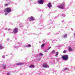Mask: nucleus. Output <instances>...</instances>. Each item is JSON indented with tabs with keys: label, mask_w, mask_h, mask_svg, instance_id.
Masks as SVG:
<instances>
[{
	"label": "nucleus",
	"mask_w": 75,
	"mask_h": 75,
	"mask_svg": "<svg viewBox=\"0 0 75 75\" xmlns=\"http://www.w3.org/2000/svg\"><path fill=\"white\" fill-rule=\"evenodd\" d=\"M11 11V8H7L4 10L5 16H7L8 13H10Z\"/></svg>",
	"instance_id": "nucleus-1"
},
{
	"label": "nucleus",
	"mask_w": 75,
	"mask_h": 75,
	"mask_svg": "<svg viewBox=\"0 0 75 75\" xmlns=\"http://www.w3.org/2000/svg\"><path fill=\"white\" fill-rule=\"evenodd\" d=\"M68 55H64L62 57V58L64 60V61H67L68 59Z\"/></svg>",
	"instance_id": "nucleus-2"
},
{
	"label": "nucleus",
	"mask_w": 75,
	"mask_h": 75,
	"mask_svg": "<svg viewBox=\"0 0 75 75\" xmlns=\"http://www.w3.org/2000/svg\"><path fill=\"white\" fill-rule=\"evenodd\" d=\"M58 7L59 8L62 9L64 8L65 7V3H63L62 4L59 5Z\"/></svg>",
	"instance_id": "nucleus-3"
},
{
	"label": "nucleus",
	"mask_w": 75,
	"mask_h": 75,
	"mask_svg": "<svg viewBox=\"0 0 75 75\" xmlns=\"http://www.w3.org/2000/svg\"><path fill=\"white\" fill-rule=\"evenodd\" d=\"M18 33V28H15L13 31L12 32V33L17 34Z\"/></svg>",
	"instance_id": "nucleus-4"
},
{
	"label": "nucleus",
	"mask_w": 75,
	"mask_h": 75,
	"mask_svg": "<svg viewBox=\"0 0 75 75\" xmlns=\"http://www.w3.org/2000/svg\"><path fill=\"white\" fill-rule=\"evenodd\" d=\"M29 20L30 21H34L35 20V19L34 17L32 16L29 18Z\"/></svg>",
	"instance_id": "nucleus-5"
},
{
	"label": "nucleus",
	"mask_w": 75,
	"mask_h": 75,
	"mask_svg": "<svg viewBox=\"0 0 75 75\" xmlns=\"http://www.w3.org/2000/svg\"><path fill=\"white\" fill-rule=\"evenodd\" d=\"M38 3L40 4H43L44 3V0H39L38 1Z\"/></svg>",
	"instance_id": "nucleus-6"
},
{
	"label": "nucleus",
	"mask_w": 75,
	"mask_h": 75,
	"mask_svg": "<svg viewBox=\"0 0 75 75\" xmlns=\"http://www.w3.org/2000/svg\"><path fill=\"white\" fill-rule=\"evenodd\" d=\"M43 67L44 68H48V65H47V63L44 64L43 65Z\"/></svg>",
	"instance_id": "nucleus-7"
},
{
	"label": "nucleus",
	"mask_w": 75,
	"mask_h": 75,
	"mask_svg": "<svg viewBox=\"0 0 75 75\" xmlns=\"http://www.w3.org/2000/svg\"><path fill=\"white\" fill-rule=\"evenodd\" d=\"M47 6L48 7H49V8H51V7H52L51 4V3H49L47 4Z\"/></svg>",
	"instance_id": "nucleus-8"
},
{
	"label": "nucleus",
	"mask_w": 75,
	"mask_h": 75,
	"mask_svg": "<svg viewBox=\"0 0 75 75\" xmlns=\"http://www.w3.org/2000/svg\"><path fill=\"white\" fill-rule=\"evenodd\" d=\"M18 46H13V49H14V50H17H17L18 49Z\"/></svg>",
	"instance_id": "nucleus-9"
},
{
	"label": "nucleus",
	"mask_w": 75,
	"mask_h": 75,
	"mask_svg": "<svg viewBox=\"0 0 75 75\" xmlns=\"http://www.w3.org/2000/svg\"><path fill=\"white\" fill-rule=\"evenodd\" d=\"M4 48V47L3 46L2 44H0V50H2Z\"/></svg>",
	"instance_id": "nucleus-10"
},
{
	"label": "nucleus",
	"mask_w": 75,
	"mask_h": 75,
	"mask_svg": "<svg viewBox=\"0 0 75 75\" xmlns=\"http://www.w3.org/2000/svg\"><path fill=\"white\" fill-rule=\"evenodd\" d=\"M23 64H24V63H20L16 64V65H23Z\"/></svg>",
	"instance_id": "nucleus-11"
},
{
	"label": "nucleus",
	"mask_w": 75,
	"mask_h": 75,
	"mask_svg": "<svg viewBox=\"0 0 75 75\" xmlns=\"http://www.w3.org/2000/svg\"><path fill=\"white\" fill-rule=\"evenodd\" d=\"M63 38H66L67 37V34H65L63 36Z\"/></svg>",
	"instance_id": "nucleus-12"
},
{
	"label": "nucleus",
	"mask_w": 75,
	"mask_h": 75,
	"mask_svg": "<svg viewBox=\"0 0 75 75\" xmlns=\"http://www.w3.org/2000/svg\"><path fill=\"white\" fill-rule=\"evenodd\" d=\"M2 67L3 69H5L6 68V66L4 65V64H3L2 66Z\"/></svg>",
	"instance_id": "nucleus-13"
},
{
	"label": "nucleus",
	"mask_w": 75,
	"mask_h": 75,
	"mask_svg": "<svg viewBox=\"0 0 75 75\" xmlns=\"http://www.w3.org/2000/svg\"><path fill=\"white\" fill-rule=\"evenodd\" d=\"M31 47V45L30 44H28L27 45H26L25 46L26 47Z\"/></svg>",
	"instance_id": "nucleus-14"
},
{
	"label": "nucleus",
	"mask_w": 75,
	"mask_h": 75,
	"mask_svg": "<svg viewBox=\"0 0 75 75\" xmlns=\"http://www.w3.org/2000/svg\"><path fill=\"white\" fill-rule=\"evenodd\" d=\"M56 55L55 57H58V52H55Z\"/></svg>",
	"instance_id": "nucleus-15"
},
{
	"label": "nucleus",
	"mask_w": 75,
	"mask_h": 75,
	"mask_svg": "<svg viewBox=\"0 0 75 75\" xmlns=\"http://www.w3.org/2000/svg\"><path fill=\"white\" fill-rule=\"evenodd\" d=\"M67 70H68V68H65L64 69H63L64 71H67Z\"/></svg>",
	"instance_id": "nucleus-16"
},
{
	"label": "nucleus",
	"mask_w": 75,
	"mask_h": 75,
	"mask_svg": "<svg viewBox=\"0 0 75 75\" xmlns=\"http://www.w3.org/2000/svg\"><path fill=\"white\" fill-rule=\"evenodd\" d=\"M34 66L33 65H31L29 66V68H34Z\"/></svg>",
	"instance_id": "nucleus-17"
},
{
	"label": "nucleus",
	"mask_w": 75,
	"mask_h": 75,
	"mask_svg": "<svg viewBox=\"0 0 75 75\" xmlns=\"http://www.w3.org/2000/svg\"><path fill=\"white\" fill-rule=\"evenodd\" d=\"M44 45H45L44 44H42L41 46V48H42V47H44Z\"/></svg>",
	"instance_id": "nucleus-18"
},
{
	"label": "nucleus",
	"mask_w": 75,
	"mask_h": 75,
	"mask_svg": "<svg viewBox=\"0 0 75 75\" xmlns=\"http://www.w3.org/2000/svg\"><path fill=\"white\" fill-rule=\"evenodd\" d=\"M69 51H72V49L71 48V47H69Z\"/></svg>",
	"instance_id": "nucleus-19"
},
{
	"label": "nucleus",
	"mask_w": 75,
	"mask_h": 75,
	"mask_svg": "<svg viewBox=\"0 0 75 75\" xmlns=\"http://www.w3.org/2000/svg\"><path fill=\"white\" fill-rule=\"evenodd\" d=\"M39 55H40V56H42V55H43V54H42V53H40L39 54Z\"/></svg>",
	"instance_id": "nucleus-20"
},
{
	"label": "nucleus",
	"mask_w": 75,
	"mask_h": 75,
	"mask_svg": "<svg viewBox=\"0 0 75 75\" xmlns=\"http://www.w3.org/2000/svg\"><path fill=\"white\" fill-rule=\"evenodd\" d=\"M11 54L12 55V57H14V54L13 53H11Z\"/></svg>",
	"instance_id": "nucleus-21"
},
{
	"label": "nucleus",
	"mask_w": 75,
	"mask_h": 75,
	"mask_svg": "<svg viewBox=\"0 0 75 75\" xmlns=\"http://www.w3.org/2000/svg\"><path fill=\"white\" fill-rule=\"evenodd\" d=\"M51 48V47L50 46V47H48V48L47 49V50L48 51H49V50H50V49Z\"/></svg>",
	"instance_id": "nucleus-22"
},
{
	"label": "nucleus",
	"mask_w": 75,
	"mask_h": 75,
	"mask_svg": "<svg viewBox=\"0 0 75 75\" xmlns=\"http://www.w3.org/2000/svg\"><path fill=\"white\" fill-rule=\"evenodd\" d=\"M67 50H64L63 51V53H66V52H67Z\"/></svg>",
	"instance_id": "nucleus-23"
},
{
	"label": "nucleus",
	"mask_w": 75,
	"mask_h": 75,
	"mask_svg": "<svg viewBox=\"0 0 75 75\" xmlns=\"http://www.w3.org/2000/svg\"><path fill=\"white\" fill-rule=\"evenodd\" d=\"M23 25H21V23L20 24V28H21V27H23Z\"/></svg>",
	"instance_id": "nucleus-24"
},
{
	"label": "nucleus",
	"mask_w": 75,
	"mask_h": 75,
	"mask_svg": "<svg viewBox=\"0 0 75 75\" xmlns=\"http://www.w3.org/2000/svg\"><path fill=\"white\" fill-rule=\"evenodd\" d=\"M50 23L51 24H53V21H52V20H51V21H50Z\"/></svg>",
	"instance_id": "nucleus-25"
},
{
	"label": "nucleus",
	"mask_w": 75,
	"mask_h": 75,
	"mask_svg": "<svg viewBox=\"0 0 75 75\" xmlns=\"http://www.w3.org/2000/svg\"><path fill=\"white\" fill-rule=\"evenodd\" d=\"M2 58H6V57H5V56L4 55H3L2 56Z\"/></svg>",
	"instance_id": "nucleus-26"
},
{
	"label": "nucleus",
	"mask_w": 75,
	"mask_h": 75,
	"mask_svg": "<svg viewBox=\"0 0 75 75\" xmlns=\"http://www.w3.org/2000/svg\"><path fill=\"white\" fill-rule=\"evenodd\" d=\"M8 31H13V30H11V28H9L8 29Z\"/></svg>",
	"instance_id": "nucleus-27"
},
{
	"label": "nucleus",
	"mask_w": 75,
	"mask_h": 75,
	"mask_svg": "<svg viewBox=\"0 0 75 75\" xmlns=\"http://www.w3.org/2000/svg\"><path fill=\"white\" fill-rule=\"evenodd\" d=\"M12 31H9L8 32V33L9 34H11V33H13V32H12Z\"/></svg>",
	"instance_id": "nucleus-28"
},
{
	"label": "nucleus",
	"mask_w": 75,
	"mask_h": 75,
	"mask_svg": "<svg viewBox=\"0 0 75 75\" xmlns=\"http://www.w3.org/2000/svg\"><path fill=\"white\" fill-rule=\"evenodd\" d=\"M2 13H3V11L2 10H1L0 11V14H2Z\"/></svg>",
	"instance_id": "nucleus-29"
},
{
	"label": "nucleus",
	"mask_w": 75,
	"mask_h": 75,
	"mask_svg": "<svg viewBox=\"0 0 75 75\" xmlns=\"http://www.w3.org/2000/svg\"><path fill=\"white\" fill-rule=\"evenodd\" d=\"M48 50H47V49L46 50H45V52H48Z\"/></svg>",
	"instance_id": "nucleus-30"
},
{
	"label": "nucleus",
	"mask_w": 75,
	"mask_h": 75,
	"mask_svg": "<svg viewBox=\"0 0 75 75\" xmlns=\"http://www.w3.org/2000/svg\"><path fill=\"white\" fill-rule=\"evenodd\" d=\"M55 51L54 50L53 51H52V53H55Z\"/></svg>",
	"instance_id": "nucleus-31"
},
{
	"label": "nucleus",
	"mask_w": 75,
	"mask_h": 75,
	"mask_svg": "<svg viewBox=\"0 0 75 75\" xmlns=\"http://www.w3.org/2000/svg\"><path fill=\"white\" fill-rule=\"evenodd\" d=\"M62 17H65L66 15H65V14H63L62 15Z\"/></svg>",
	"instance_id": "nucleus-32"
},
{
	"label": "nucleus",
	"mask_w": 75,
	"mask_h": 75,
	"mask_svg": "<svg viewBox=\"0 0 75 75\" xmlns=\"http://www.w3.org/2000/svg\"><path fill=\"white\" fill-rule=\"evenodd\" d=\"M40 59H41V58H37L36 59V60H38L39 61V60H40Z\"/></svg>",
	"instance_id": "nucleus-33"
},
{
	"label": "nucleus",
	"mask_w": 75,
	"mask_h": 75,
	"mask_svg": "<svg viewBox=\"0 0 75 75\" xmlns=\"http://www.w3.org/2000/svg\"><path fill=\"white\" fill-rule=\"evenodd\" d=\"M5 6H8V4H5Z\"/></svg>",
	"instance_id": "nucleus-34"
},
{
	"label": "nucleus",
	"mask_w": 75,
	"mask_h": 75,
	"mask_svg": "<svg viewBox=\"0 0 75 75\" xmlns=\"http://www.w3.org/2000/svg\"><path fill=\"white\" fill-rule=\"evenodd\" d=\"M10 75V73H7V75Z\"/></svg>",
	"instance_id": "nucleus-35"
},
{
	"label": "nucleus",
	"mask_w": 75,
	"mask_h": 75,
	"mask_svg": "<svg viewBox=\"0 0 75 75\" xmlns=\"http://www.w3.org/2000/svg\"><path fill=\"white\" fill-rule=\"evenodd\" d=\"M5 30H6V31H7V30H8V29L7 28H5Z\"/></svg>",
	"instance_id": "nucleus-36"
},
{
	"label": "nucleus",
	"mask_w": 75,
	"mask_h": 75,
	"mask_svg": "<svg viewBox=\"0 0 75 75\" xmlns=\"http://www.w3.org/2000/svg\"><path fill=\"white\" fill-rule=\"evenodd\" d=\"M5 34H6L5 33H4V37H5Z\"/></svg>",
	"instance_id": "nucleus-37"
},
{
	"label": "nucleus",
	"mask_w": 75,
	"mask_h": 75,
	"mask_svg": "<svg viewBox=\"0 0 75 75\" xmlns=\"http://www.w3.org/2000/svg\"><path fill=\"white\" fill-rule=\"evenodd\" d=\"M64 21H63L62 22V23H64Z\"/></svg>",
	"instance_id": "nucleus-38"
},
{
	"label": "nucleus",
	"mask_w": 75,
	"mask_h": 75,
	"mask_svg": "<svg viewBox=\"0 0 75 75\" xmlns=\"http://www.w3.org/2000/svg\"><path fill=\"white\" fill-rule=\"evenodd\" d=\"M71 30H72V31H73V29L71 28Z\"/></svg>",
	"instance_id": "nucleus-39"
},
{
	"label": "nucleus",
	"mask_w": 75,
	"mask_h": 75,
	"mask_svg": "<svg viewBox=\"0 0 75 75\" xmlns=\"http://www.w3.org/2000/svg\"><path fill=\"white\" fill-rule=\"evenodd\" d=\"M54 19H57V18H56V17H55V18H54Z\"/></svg>",
	"instance_id": "nucleus-40"
},
{
	"label": "nucleus",
	"mask_w": 75,
	"mask_h": 75,
	"mask_svg": "<svg viewBox=\"0 0 75 75\" xmlns=\"http://www.w3.org/2000/svg\"><path fill=\"white\" fill-rule=\"evenodd\" d=\"M16 39H17V38H16L15 40H16Z\"/></svg>",
	"instance_id": "nucleus-41"
},
{
	"label": "nucleus",
	"mask_w": 75,
	"mask_h": 75,
	"mask_svg": "<svg viewBox=\"0 0 75 75\" xmlns=\"http://www.w3.org/2000/svg\"><path fill=\"white\" fill-rule=\"evenodd\" d=\"M9 4V3L8 4Z\"/></svg>",
	"instance_id": "nucleus-42"
},
{
	"label": "nucleus",
	"mask_w": 75,
	"mask_h": 75,
	"mask_svg": "<svg viewBox=\"0 0 75 75\" xmlns=\"http://www.w3.org/2000/svg\"><path fill=\"white\" fill-rule=\"evenodd\" d=\"M18 44H19V43H18Z\"/></svg>",
	"instance_id": "nucleus-43"
},
{
	"label": "nucleus",
	"mask_w": 75,
	"mask_h": 75,
	"mask_svg": "<svg viewBox=\"0 0 75 75\" xmlns=\"http://www.w3.org/2000/svg\"><path fill=\"white\" fill-rule=\"evenodd\" d=\"M7 0V1H8V0Z\"/></svg>",
	"instance_id": "nucleus-44"
}]
</instances>
